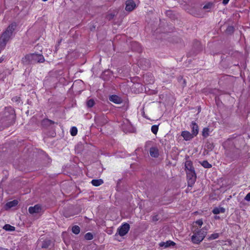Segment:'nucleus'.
Instances as JSON below:
<instances>
[{
	"instance_id": "1",
	"label": "nucleus",
	"mask_w": 250,
	"mask_h": 250,
	"mask_svg": "<svg viewBox=\"0 0 250 250\" xmlns=\"http://www.w3.org/2000/svg\"><path fill=\"white\" fill-rule=\"evenodd\" d=\"M17 27L16 22L10 24L0 36V49L5 48L7 42L10 40L14 31Z\"/></svg>"
},
{
	"instance_id": "2",
	"label": "nucleus",
	"mask_w": 250,
	"mask_h": 250,
	"mask_svg": "<svg viewBox=\"0 0 250 250\" xmlns=\"http://www.w3.org/2000/svg\"><path fill=\"white\" fill-rule=\"evenodd\" d=\"M45 61L43 56L40 54L31 53L27 54L21 59V62L24 65L42 63Z\"/></svg>"
},
{
	"instance_id": "3",
	"label": "nucleus",
	"mask_w": 250,
	"mask_h": 250,
	"mask_svg": "<svg viewBox=\"0 0 250 250\" xmlns=\"http://www.w3.org/2000/svg\"><path fill=\"white\" fill-rule=\"evenodd\" d=\"M4 117L1 119V123L4 126L8 127L15 122V111L12 108H6L4 111Z\"/></svg>"
},
{
	"instance_id": "4",
	"label": "nucleus",
	"mask_w": 250,
	"mask_h": 250,
	"mask_svg": "<svg viewBox=\"0 0 250 250\" xmlns=\"http://www.w3.org/2000/svg\"><path fill=\"white\" fill-rule=\"evenodd\" d=\"M125 235V223H123L120 228L118 229L117 232L114 236L115 239L121 241L123 236Z\"/></svg>"
},
{
	"instance_id": "5",
	"label": "nucleus",
	"mask_w": 250,
	"mask_h": 250,
	"mask_svg": "<svg viewBox=\"0 0 250 250\" xmlns=\"http://www.w3.org/2000/svg\"><path fill=\"white\" fill-rule=\"evenodd\" d=\"M138 64L142 69L146 70L150 66V63L148 59L141 58L138 62Z\"/></svg>"
},
{
	"instance_id": "6",
	"label": "nucleus",
	"mask_w": 250,
	"mask_h": 250,
	"mask_svg": "<svg viewBox=\"0 0 250 250\" xmlns=\"http://www.w3.org/2000/svg\"><path fill=\"white\" fill-rule=\"evenodd\" d=\"M187 177L188 179V185H192L196 180V176L194 170L187 171Z\"/></svg>"
},
{
	"instance_id": "7",
	"label": "nucleus",
	"mask_w": 250,
	"mask_h": 250,
	"mask_svg": "<svg viewBox=\"0 0 250 250\" xmlns=\"http://www.w3.org/2000/svg\"><path fill=\"white\" fill-rule=\"evenodd\" d=\"M204 233L200 231L194 234L191 237V240L194 243L198 244L204 239Z\"/></svg>"
},
{
	"instance_id": "8",
	"label": "nucleus",
	"mask_w": 250,
	"mask_h": 250,
	"mask_svg": "<svg viewBox=\"0 0 250 250\" xmlns=\"http://www.w3.org/2000/svg\"><path fill=\"white\" fill-rule=\"evenodd\" d=\"M130 47L134 51L141 52L142 51V48L140 44L136 42H130Z\"/></svg>"
},
{
	"instance_id": "9",
	"label": "nucleus",
	"mask_w": 250,
	"mask_h": 250,
	"mask_svg": "<svg viewBox=\"0 0 250 250\" xmlns=\"http://www.w3.org/2000/svg\"><path fill=\"white\" fill-rule=\"evenodd\" d=\"M136 7V4L132 0L126 1V11L130 12L132 11Z\"/></svg>"
},
{
	"instance_id": "10",
	"label": "nucleus",
	"mask_w": 250,
	"mask_h": 250,
	"mask_svg": "<svg viewBox=\"0 0 250 250\" xmlns=\"http://www.w3.org/2000/svg\"><path fill=\"white\" fill-rule=\"evenodd\" d=\"M41 210V207L40 205H36L34 207L29 208L28 211L31 214L39 213Z\"/></svg>"
},
{
	"instance_id": "11",
	"label": "nucleus",
	"mask_w": 250,
	"mask_h": 250,
	"mask_svg": "<svg viewBox=\"0 0 250 250\" xmlns=\"http://www.w3.org/2000/svg\"><path fill=\"white\" fill-rule=\"evenodd\" d=\"M181 135L186 141L190 140L194 136L192 134L188 131H184L182 132Z\"/></svg>"
},
{
	"instance_id": "12",
	"label": "nucleus",
	"mask_w": 250,
	"mask_h": 250,
	"mask_svg": "<svg viewBox=\"0 0 250 250\" xmlns=\"http://www.w3.org/2000/svg\"><path fill=\"white\" fill-rule=\"evenodd\" d=\"M149 153L151 157L157 158L159 156V151L156 147H151L149 150Z\"/></svg>"
},
{
	"instance_id": "13",
	"label": "nucleus",
	"mask_w": 250,
	"mask_h": 250,
	"mask_svg": "<svg viewBox=\"0 0 250 250\" xmlns=\"http://www.w3.org/2000/svg\"><path fill=\"white\" fill-rule=\"evenodd\" d=\"M109 100L115 104H120L122 102L121 98L117 95H112L109 97Z\"/></svg>"
},
{
	"instance_id": "14",
	"label": "nucleus",
	"mask_w": 250,
	"mask_h": 250,
	"mask_svg": "<svg viewBox=\"0 0 250 250\" xmlns=\"http://www.w3.org/2000/svg\"><path fill=\"white\" fill-rule=\"evenodd\" d=\"M144 79L147 83H151L154 82L153 77L151 74H146L144 75Z\"/></svg>"
},
{
	"instance_id": "15",
	"label": "nucleus",
	"mask_w": 250,
	"mask_h": 250,
	"mask_svg": "<svg viewBox=\"0 0 250 250\" xmlns=\"http://www.w3.org/2000/svg\"><path fill=\"white\" fill-rule=\"evenodd\" d=\"M126 129L129 132H134L135 131V128L131 124L129 121L126 119Z\"/></svg>"
},
{
	"instance_id": "16",
	"label": "nucleus",
	"mask_w": 250,
	"mask_h": 250,
	"mask_svg": "<svg viewBox=\"0 0 250 250\" xmlns=\"http://www.w3.org/2000/svg\"><path fill=\"white\" fill-rule=\"evenodd\" d=\"M18 203V202L16 200L7 202L5 205V208L6 209H9L12 207L16 206Z\"/></svg>"
},
{
	"instance_id": "17",
	"label": "nucleus",
	"mask_w": 250,
	"mask_h": 250,
	"mask_svg": "<svg viewBox=\"0 0 250 250\" xmlns=\"http://www.w3.org/2000/svg\"><path fill=\"white\" fill-rule=\"evenodd\" d=\"M192 134L194 136H196L198 133V126L197 125L194 123H192Z\"/></svg>"
},
{
	"instance_id": "18",
	"label": "nucleus",
	"mask_w": 250,
	"mask_h": 250,
	"mask_svg": "<svg viewBox=\"0 0 250 250\" xmlns=\"http://www.w3.org/2000/svg\"><path fill=\"white\" fill-rule=\"evenodd\" d=\"M93 186L95 187L99 186L104 183V181L102 179H93L91 182Z\"/></svg>"
},
{
	"instance_id": "19",
	"label": "nucleus",
	"mask_w": 250,
	"mask_h": 250,
	"mask_svg": "<svg viewBox=\"0 0 250 250\" xmlns=\"http://www.w3.org/2000/svg\"><path fill=\"white\" fill-rule=\"evenodd\" d=\"M54 123V122L53 121L48 119H44L42 121V125L44 127L50 125H52Z\"/></svg>"
},
{
	"instance_id": "20",
	"label": "nucleus",
	"mask_w": 250,
	"mask_h": 250,
	"mask_svg": "<svg viewBox=\"0 0 250 250\" xmlns=\"http://www.w3.org/2000/svg\"><path fill=\"white\" fill-rule=\"evenodd\" d=\"M185 166L187 170V171H191L194 170V168L192 167V163L190 161H187L185 162Z\"/></svg>"
},
{
	"instance_id": "21",
	"label": "nucleus",
	"mask_w": 250,
	"mask_h": 250,
	"mask_svg": "<svg viewBox=\"0 0 250 250\" xmlns=\"http://www.w3.org/2000/svg\"><path fill=\"white\" fill-rule=\"evenodd\" d=\"M175 243L173 241H168L166 242H161L159 244L160 247H165V248L168 247L170 246H174Z\"/></svg>"
},
{
	"instance_id": "22",
	"label": "nucleus",
	"mask_w": 250,
	"mask_h": 250,
	"mask_svg": "<svg viewBox=\"0 0 250 250\" xmlns=\"http://www.w3.org/2000/svg\"><path fill=\"white\" fill-rule=\"evenodd\" d=\"M225 212V209L222 207L215 208L212 210V212L214 214H217L220 213H224Z\"/></svg>"
},
{
	"instance_id": "23",
	"label": "nucleus",
	"mask_w": 250,
	"mask_h": 250,
	"mask_svg": "<svg viewBox=\"0 0 250 250\" xmlns=\"http://www.w3.org/2000/svg\"><path fill=\"white\" fill-rule=\"evenodd\" d=\"M51 241L50 240H45L42 243L41 247L43 249H46L51 245Z\"/></svg>"
},
{
	"instance_id": "24",
	"label": "nucleus",
	"mask_w": 250,
	"mask_h": 250,
	"mask_svg": "<svg viewBox=\"0 0 250 250\" xmlns=\"http://www.w3.org/2000/svg\"><path fill=\"white\" fill-rule=\"evenodd\" d=\"M3 229L7 231H14L15 229V228L13 226H11L9 224L5 225Z\"/></svg>"
},
{
	"instance_id": "25",
	"label": "nucleus",
	"mask_w": 250,
	"mask_h": 250,
	"mask_svg": "<svg viewBox=\"0 0 250 250\" xmlns=\"http://www.w3.org/2000/svg\"><path fill=\"white\" fill-rule=\"evenodd\" d=\"M72 232L76 234H78L80 233V228L78 226H74L72 228Z\"/></svg>"
},
{
	"instance_id": "26",
	"label": "nucleus",
	"mask_w": 250,
	"mask_h": 250,
	"mask_svg": "<svg viewBox=\"0 0 250 250\" xmlns=\"http://www.w3.org/2000/svg\"><path fill=\"white\" fill-rule=\"evenodd\" d=\"M209 128L207 127H205L203 129L202 131V135L206 138L209 135Z\"/></svg>"
},
{
	"instance_id": "27",
	"label": "nucleus",
	"mask_w": 250,
	"mask_h": 250,
	"mask_svg": "<svg viewBox=\"0 0 250 250\" xmlns=\"http://www.w3.org/2000/svg\"><path fill=\"white\" fill-rule=\"evenodd\" d=\"M94 101L91 99L88 100L86 102V105L88 107H92L94 105Z\"/></svg>"
},
{
	"instance_id": "28",
	"label": "nucleus",
	"mask_w": 250,
	"mask_h": 250,
	"mask_svg": "<svg viewBox=\"0 0 250 250\" xmlns=\"http://www.w3.org/2000/svg\"><path fill=\"white\" fill-rule=\"evenodd\" d=\"M78 130L76 127H72L70 130V134L72 136H74L77 134Z\"/></svg>"
},
{
	"instance_id": "29",
	"label": "nucleus",
	"mask_w": 250,
	"mask_h": 250,
	"mask_svg": "<svg viewBox=\"0 0 250 250\" xmlns=\"http://www.w3.org/2000/svg\"><path fill=\"white\" fill-rule=\"evenodd\" d=\"M84 238L87 240H91L93 238V234L90 232H88L84 235Z\"/></svg>"
},
{
	"instance_id": "30",
	"label": "nucleus",
	"mask_w": 250,
	"mask_h": 250,
	"mask_svg": "<svg viewBox=\"0 0 250 250\" xmlns=\"http://www.w3.org/2000/svg\"><path fill=\"white\" fill-rule=\"evenodd\" d=\"M233 32H234V27L232 26H229L226 30V32L228 34H231L232 33H233Z\"/></svg>"
},
{
	"instance_id": "31",
	"label": "nucleus",
	"mask_w": 250,
	"mask_h": 250,
	"mask_svg": "<svg viewBox=\"0 0 250 250\" xmlns=\"http://www.w3.org/2000/svg\"><path fill=\"white\" fill-rule=\"evenodd\" d=\"M202 165L205 168H210L212 167L211 165L209 164L207 161H204L202 163Z\"/></svg>"
},
{
	"instance_id": "32",
	"label": "nucleus",
	"mask_w": 250,
	"mask_h": 250,
	"mask_svg": "<svg viewBox=\"0 0 250 250\" xmlns=\"http://www.w3.org/2000/svg\"><path fill=\"white\" fill-rule=\"evenodd\" d=\"M151 130L154 134H156L158 130V125H152Z\"/></svg>"
},
{
	"instance_id": "33",
	"label": "nucleus",
	"mask_w": 250,
	"mask_h": 250,
	"mask_svg": "<svg viewBox=\"0 0 250 250\" xmlns=\"http://www.w3.org/2000/svg\"><path fill=\"white\" fill-rule=\"evenodd\" d=\"M219 236V233H213L208 238L209 240H214L217 238Z\"/></svg>"
},
{
	"instance_id": "34",
	"label": "nucleus",
	"mask_w": 250,
	"mask_h": 250,
	"mask_svg": "<svg viewBox=\"0 0 250 250\" xmlns=\"http://www.w3.org/2000/svg\"><path fill=\"white\" fill-rule=\"evenodd\" d=\"M63 215L65 217H69L72 216H73L74 215L73 213L69 214L66 210H64V212L63 213Z\"/></svg>"
},
{
	"instance_id": "35",
	"label": "nucleus",
	"mask_w": 250,
	"mask_h": 250,
	"mask_svg": "<svg viewBox=\"0 0 250 250\" xmlns=\"http://www.w3.org/2000/svg\"><path fill=\"white\" fill-rule=\"evenodd\" d=\"M212 6V4L211 3H208L207 4H206L204 7L203 8L205 9H210Z\"/></svg>"
},
{
	"instance_id": "36",
	"label": "nucleus",
	"mask_w": 250,
	"mask_h": 250,
	"mask_svg": "<svg viewBox=\"0 0 250 250\" xmlns=\"http://www.w3.org/2000/svg\"><path fill=\"white\" fill-rule=\"evenodd\" d=\"M114 14L111 13V14H108L106 16V18L108 20H111V19H112L114 18Z\"/></svg>"
},
{
	"instance_id": "37",
	"label": "nucleus",
	"mask_w": 250,
	"mask_h": 250,
	"mask_svg": "<svg viewBox=\"0 0 250 250\" xmlns=\"http://www.w3.org/2000/svg\"><path fill=\"white\" fill-rule=\"evenodd\" d=\"M120 182H121V180H119L118 181L117 185V190H118V191H120L121 190V188H120Z\"/></svg>"
},
{
	"instance_id": "38",
	"label": "nucleus",
	"mask_w": 250,
	"mask_h": 250,
	"mask_svg": "<svg viewBox=\"0 0 250 250\" xmlns=\"http://www.w3.org/2000/svg\"><path fill=\"white\" fill-rule=\"evenodd\" d=\"M195 223L199 226H202L203 224V221L202 220H198L195 222Z\"/></svg>"
},
{
	"instance_id": "39",
	"label": "nucleus",
	"mask_w": 250,
	"mask_h": 250,
	"mask_svg": "<svg viewBox=\"0 0 250 250\" xmlns=\"http://www.w3.org/2000/svg\"><path fill=\"white\" fill-rule=\"evenodd\" d=\"M159 220L157 215H154L152 217V221L154 222L157 221Z\"/></svg>"
},
{
	"instance_id": "40",
	"label": "nucleus",
	"mask_w": 250,
	"mask_h": 250,
	"mask_svg": "<svg viewBox=\"0 0 250 250\" xmlns=\"http://www.w3.org/2000/svg\"><path fill=\"white\" fill-rule=\"evenodd\" d=\"M245 199L247 201H250V192L246 196Z\"/></svg>"
},
{
	"instance_id": "41",
	"label": "nucleus",
	"mask_w": 250,
	"mask_h": 250,
	"mask_svg": "<svg viewBox=\"0 0 250 250\" xmlns=\"http://www.w3.org/2000/svg\"><path fill=\"white\" fill-rule=\"evenodd\" d=\"M129 228V225L126 223V233H127V232L128 231Z\"/></svg>"
},
{
	"instance_id": "42",
	"label": "nucleus",
	"mask_w": 250,
	"mask_h": 250,
	"mask_svg": "<svg viewBox=\"0 0 250 250\" xmlns=\"http://www.w3.org/2000/svg\"><path fill=\"white\" fill-rule=\"evenodd\" d=\"M229 0H223V3L225 5L227 4Z\"/></svg>"
},
{
	"instance_id": "43",
	"label": "nucleus",
	"mask_w": 250,
	"mask_h": 250,
	"mask_svg": "<svg viewBox=\"0 0 250 250\" xmlns=\"http://www.w3.org/2000/svg\"><path fill=\"white\" fill-rule=\"evenodd\" d=\"M4 59L2 57L0 58V63H1L3 61Z\"/></svg>"
},
{
	"instance_id": "44",
	"label": "nucleus",
	"mask_w": 250,
	"mask_h": 250,
	"mask_svg": "<svg viewBox=\"0 0 250 250\" xmlns=\"http://www.w3.org/2000/svg\"><path fill=\"white\" fill-rule=\"evenodd\" d=\"M0 250H5V249H3L2 248H0Z\"/></svg>"
},
{
	"instance_id": "45",
	"label": "nucleus",
	"mask_w": 250,
	"mask_h": 250,
	"mask_svg": "<svg viewBox=\"0 0 250 250\" xmlns=\"http://www.w3.org/2000/svg\"><path fill=\"white\" fill-rule=\"evenodd\" d=\"M42 0V1H47V0Z\"/></svg>"
},
{
	"instance_id": "46",
	"label": "nucleus",
	"mask_w": 250,
	"mask_h": 250,
	"mask_svg": "<svg viewBox=\"0 0 250 250\" xmlns=\"http://www.w3.org/2000/svg\"><path fill=\"white\" fill-rule=\"evenodd\" d=\"M209 147H210V148H211L212 146H209Z\"/></svg>"
},
{
	"instance_id": "47",
	"label": "nucleus",
	"mask_w": 250,
	"mask_h": 250,
	"mask_svg": "<svg viewBox=\"0 0 250 250\" xmlns=\"http://www.w3.org/2000/svg\"><path fill=\"white\" fill-rule=\"evenodd\" d=\"M209 147H210V148H211L212 146H209Z\"/></svg>"
},
{
	"instance_id": "48",
	"label": "nucleus",
	"mask_w": 250,
	"mask_h": 250,
	"mask_svg": "<svg viewBox=\"0 0 250 250\" xmlns=\"http://www.w3.org/2000/svg\"><path fill=\"white\" fill-rule=\"evenodd\" d=\"M209 147H210V148H211L212 146H209Z\"/></svg>"
}]
</instances>
